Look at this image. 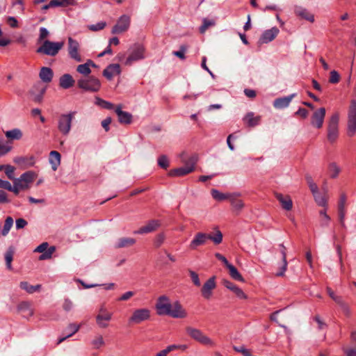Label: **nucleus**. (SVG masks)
Returning <instances> with one entry per match:
<instances>
[{
    "label": "nucleus",
    "instance_id": "nucleus-13",
    "mask_svg": "<svg viewBox=\"0 0 356 356\" xmlns=\"http://www.w3.org/2000/svg\"><path fill=\"white\" fill-rule=\"evenodd\" d=\"M47 88L42 83H37L29 91L30 99L35 103L40 104L43 100Z\"/></svg>",
    "mask_w": 356,
    "mask_h": 356
},
{
    "label": "nucleus",
    "instance_id": "nucleus-36",
    "mask_svg": "<svg viewBox=\"0 0 356 356\" xmlns=\"http://www.w3.org/2000/svg\"><path fill=\"white\" fill-rule=\"evenodd\" d=\"M286 247L283 244L280 245V251L282 255V261H283V265L281 268V270L278 273H277V276H283L286 268H287V261H286Z\"/></svg>",
    "mask_w": 356,
    "mask_h": 356
},
{
    "label": "nucleus",
    "instance_id": "nucleus-14",
    "mask_svg": "<svg viewBox=\"0 0 356 356\" xmlns=\"http://www.w3.org/2000/svg\"><path fill=\"white\" fill-rule=\"evenodd\" d=\"M56 251L55 246L49 247V243L47 242H43L40 245H38L35 250V252H40L42 253L39 257V260H46L51 258L53 253Z\"/></svg>",
    "mask_w": 356,
    "mask_h": 356
},
{
    "label": "nucleus",
    "instance_id": "nucleus-49",
    "mask_svg": "<svg viewBox=\"0 0 356 356\" xmlns=\"http://www.w3.org/2000/svg\"><path fill=\"white\" fill-rule=\"evenodd\" d=\"M216 24V22L213 19H209L204 18L202 19V24L200 27V32L204 33L209 27L213 26Z\"/></svg>",
    "mask_w": 356,
    "mask_h": 356
},
{
    "label": "nucleus",
    "instance_id": "nucleus-28",
    "mask_svg": "<svg viewBox=\"0 0 356 356\" xmlns=\"http://www.w3.org/2000/svg\"><path fill=\"white\" fill-rule=\"evenodd\" d=\"M54 72L50 67H42L40 69L39 76L40 79L44 83H50L52 80Z\"/></svg>",
    "mask_w": 356,
    "mask_h": 356
},
{
    "label": "nucleus",
    "instance_id": "nucleus-40",
    "mask_svg": "<svg viewBox=\"0 0 356 356\" xmlns=\"http://www.w3.org/2000/svg\"><path fill=\"white\" fill-rule=\"evenodd\" d=\"M15 254V249L13 247H9L8 250L5 253V261L6 264L7 268L8 270H12V261L13 260V256Z\"/></svg>",
    "mask_w": 356,
    "mask_h": 356
},
{
    "label": "nucleus",
    "instance_id": "nucleus-16",
    "mask_svg": "<svg viewBox=\"0 0 356 356\" xmlns=\"http://www.w3.org/2000/svg\"><path fill=\"white\" fill-rule=\"evenodd\" d=\"M326 110L325 108L321 107L316 109L311 117L312 126L321 129L323 127L324 119L325 117Z\"/></svg>",
    "mask_w": 356,
    "mask_h": 356
},
{
    "label": "nucleus",
    "instance_id": "nucleus-3",
    "mask_svg": "<svg viewBox=\"0 0 356 356\" xmlns=\"http://www.w3.org/2000/svg\"><path fill=\"white\" fill-rule=\"evenodd\" d=\"M64 42H52L46 40L43 42L42 44L39 47L36 51L39 54L44 55L55 56L58 54L59 51L63 47Z\"/></svg>",
    "mask_w": 356,
    "mask_h": 356
},
{
    "label": "nucleus",
    "instance_id": "nucleus-9",
    "mask_svg": "<svg viewBox=\"0 0 356 356\" xmlns=\"http://www.w3.org/2000/svg\"><path fill=\"white\" fill-rule=\"evenodd\" d=\"M150 310L147 308H140L134 310L129 318V323L138 325L150 318Z\"/></svg>",
    "mask_w": 356,
    "mask_h": 356
},
{
    "label": "nucleus",
    "instance_id": "nucleus-47",
    "mask_svg": "<svg viewBox=\"0 0 356 356\" xmlns=\"http://www.w3.org/2000/svg\"><path fill=\"white\" fill-rule=\"evenodd\" d=\"M318 205L325 207L327 205V199L325 195L321 194L318 191L312 193Z\"/></svg>",
    "mask_w": 356,
    "mask_h": 356
},
{
    "label": "nucleus",
    "instance_id": "nucleus-11",
    "mask_svg": "<svg viewBox=\"0 0 356 356\" xmlns=\"http://www.w3.org/2000/svg\"><path fill=\"white\" fill-rule=\"evenodd\" d=\"M37 177V174L33 171H27L21 175L19 178L14 179L13 184H16L22 190H27Z\"/></svg>",
    "mask_w": 356,
    "mask_h": 356
},
{
    "label": "nucleus",
    "instance_id": "nucleus-52",
    "mask_svg": "<svg viewBox=\"0 0 356 356\" xmlns=\"http://www.w3.org/2000/svg\"><path fill=\"white\" fill-rule=\"evenodd\" d=\"M95 100V104L102 106V108L106 109H112L113 107V105L111 102H106L99 97H96Z\"/></svg>",
    "mask_w": 356,
    "mask_h": 356
},
{
    "label": "nucleus",
    "instance_id": "nucleus-56",
    "mask_svg": "<svg viewBox=\"0 0 356 356\" xmlns=\"http://www.w3.org/2000/svg\"><path fill=\"white\" fill-rule=\"evenodd\" d=\"M188 273L190 275V277L191 278V280L193 282V283L197 286H200L201 283H200V280L199 279V276H198V274L192 270H188Z\"/></svg>",
    "mask_w": 356,
    "mask_h": 356
},
{
    "label": "nucleus",
    "instance_id": "nucleus-39",
    "mask_svg": "<svg viewBox=\"0 0 356 356\" xmlns=\"http://www.w3.org/2000/svg\"><path fill=\"white\" fill-rule=\"evenodd\" d=\"M341 172L340 167L335 163L331 162L328 165V172L330 178L336 179Z\"/></svg>",
    "mask_w": 356,
    "mask_h": 356
},
{
    "label": "nucleus",
    "instance_id": "nucleus-21",
    "mask_svg": "<svg viewBox=\"0 0 356 356\" xmlns=\"http://www.w3.org/2000/svg\"><path fill=\"white\" fill-rule=\"evenodd\" d=\"M223 285L230 291H232L233 293H235V295L240 299H247V296L245 293L241 289L238 287L236 285H235L234 283L231 282L228 280H223L222 282Z\"/></svg>",
    "mask_w": 356,
    "mask_h": 356
},
{
    "label": "nucleus",
    "instance_id": "nucleus-55",
    "mask_svg": "<svg viewBox=\"0 0 356 356\" xmlns=\"http://www.w3.org/2000/svg\"><path fill=\"white\" fill-rule=\"evenodd\" d=\"M14 172H15V168L10 165H5V173L8 178L10 180H13L14 181L15 178L14 177Z\"/></svg>",
    "mask_w": 356,
    "mask_h": 356
},
{
    "label": "nucleus",
    "instance_id": "nucleus-51",
    "mask_svg": "<svg viewBox=\"0 0 356 356\" xmlns=\"http://www.w3.org/2000/svg\"><path fill=\"white\" fill-rule=\"evenodd\" d=\"M76 70L79 73L83 74L85 76L90 74L91 72V70L89 66L88 65L87 63L78 65Z\"/></svg>",
    "mask_w": 356,
    "mask_h": 356
},
{
    "label": "nucleus",
    "instance_id": "nucleus-58",
    "mask_svg": "<svg viewBox=\"0 0 356 356\" xmlns=\"http://www.w3.org/2000/svg\"><path fill=\"white\" fill-rule=\"evenodd\" d=\"M339 80H340L339 74L335 70L331 71L330 79H329V82L331 83H339Z\"/></svg>",
    "mask_w": 356,
    "mask_h": 356
},
{
    "label": "nucleus",
    "instance_id": "nucleus-2",
    "mask_svg": "<svg viewBox=\"0 0 356 356\" xmlns=\"http://www.w3.org/2000/svg\"><path fill=\"white\" fill-rule=\"evenodd\" d=\"M186 332L192 339L203 346L209 348L216 346L215 341L200 329L188 326L186 327Z\"/></svg>",
    "mask_w": 356,
    "mask_h": 356
},
{
    "label": "nucleus",
    "instance_id": "nucleus-54",
    "mask_svg": "<svg viewBox=\"0 0 356 356\" xmlns=\"http://www.w3.org/2000/svg\"><path fill=\"white\" fill-rule=\"evenodd\" d=\"M106 23L105 22H99L95 24H91L88 26L89 30L92 31H98L105 28Z\"/></svg>",
    "mask_w": 356,
    "mask_h": 356
},
{
    "label": "nucleus",
    "instance_id": "nucleus-15",
    "mask_svg": "<svg viewBox=\"0 0 356 356\" xmlns=\"http://www.w3.org/2000/svg\"><path fill=\"white\" fill-rule=\"evenodd\" d=\"M80 45L78 41L72 38H68V54L70 57L76 62H81L82 58L79 53Z\"/></svg>",
    "mask_w": 356,
    "mask_h": 356
},
{
    "label": "nucleus",
    "instance_id": "nucleus-63",
    "mask_svg": "<svg viewBox=\"0 0 356 356\" xmlns=\"http://www.w3.org/2000/svg\"><path fill=\"white\" fill-rule=\"evenodd\" d=\"M314 321L318 323V328L319 330H323L326 327V324L323 321V320L320 318L319 316L316 315L314 318Z\"/></svg>",
    "mask_w": 356,
    "mask_h": 356
},
{
    "label": "nucleus",
    "instance_id": "nucleus-61",
    "mask_svg": "<svg viewBox=\"0 0 356 356\" xmlns=\"http://www.w3.org/2000/svg\"><path fill=\"white\" fill-rule=\"evenodd\" d=\"M135 295V292L129 291L123 293L119 298V301H127Z\"/></svg>",
    "mask_w": 356,
    "mask_h": 356
},
{
    "label": "nucleus",
    "instance_id": "nucleus-5",
    "mask_svg": "<svg viewBox=\"0 0 356 356\" xmlns=\"http://www.w3.org/2000/svg\"><path fill=\"white\" fill-rule=\"evenodd\" d=\"M197 162V157L195 156H191L186 161L184 166L175 169H172L169 172V175L172 177L184 176L193 172L195 168V165Z\"/></svg>",
    "mask_w": 356,
    "mask_h": 356
},
{
    "label": "nucleus",
    "instance_id": "nucleus-42",
    "mask_svg": "<svg viewBox=\"0 0 356 356\" xmlns=\"http://www.w3.org/2000/svg\"><path fill=\"white\" fill-rule=\"evenodd\" d=\"M13 149V146L10 141H4L0 140V156H5L9 153Z\"/></svg>",
    "mask_w": 356,
    "mask_h": 356
},
{
    "label": "nucleus",
    "instance_id": "nucleus-34",
    "mask_svg": "<svg viewBox=\"0 0 356 356\" xmlns=\"http://www.w3.org/2000/svg\"><path fill=\"white\" fill-rule=\"evenodd\" d=\"M296 13L298 16L302 19H305L310 22H314V16L307 9L302 8H298L296 10Z\"/></svg>",
    "mask_w": 356,
    "mask_h": 356
},
{
    "label": "nucleus",
    "instance_id": "nucleus-29",
    "mask_svg": "<svg viewBox=\"0 0 356 356\" xmlns=\"http://www.w3.org/2000/svg\"><path fill=\"white\" fill-rule=\"evenodd\" d=\"M60 154L57 151H51L49 154V161L54 171L58 169L60 163Z\"/></svg>",
    "mask_w": 356,
    "mask_h": 356
},
{
    "label": "nucleus",
    "instance_id": "nucleus-27",
    "mask_svg": "<svg viewBox=\"0 0 356 356\" xmlns=\"http://www.w3.org/2000/svg\"><path fill=\"white\" fill-rule=\"evenodd\" d=\"M346 195L344 193H342L340 195V198L338 202V217L340 221L343 222L344 220L345 214H346Z\"/></svg>",
    "mask_w": 356,
    "mask_h": 356
},
{
    "label": "nucleus",
    "instance_id": "nucleus-18",
    "mask_svg": "<svg viewBox=\"0 0 356 356\" xmlns=\"http://www.w3.org/2000/svg\"><path fill=\"white\" fill-rule=\"evenodd\" d=\"M216 277H210L202 286L201 289L202 296L209 300L212 296V291L216 288Z\"/></svg>",
    "mask_w": 356,
    "mask_h": 356
},
{
    "label": "nucleus",
    "instance_id": "nucleus-41",
    "mask_svg": "<svg viewBox=\"0 0 356 356\" xmlns=\"http://www.w3.org/2000/svg\"><path fill=\"white\" fill-rule=\"evenodd\" d=\"M213 198L217 201H223L229 200L232 193H222L216 189H212L211 191Z\"/></svg>",
    "mask_w": 356,
    "mask_h": 356
},
{
    "label": "nucleus",
    "instance_id": "nucleus-30",
    "mask_svg": "<svg viewBox=\"0 0 356 356\" xmlns=\"http://www.w3.org/2000/svg\"><path fill=\"white\" fill-rule=\"evenodd\" d=\"M232 197H229V200L235 210H241L244 207V203L242 200L239 199V193H232Z\"/></svg>",
    "mask_w": 356,
    "mask_h": 356
},
{
    "label": "nucleus",
    "instance_id": "nucleus-57",
    "mask_svg": "<svg viewBox=\"0 0 356 356\" xmlns=\"http://www.w3.org/2000/svg\"><path fill=\"white\" fill-rule=\"evenodd\" d=\"M333 300L339 305L344 311H348V307L347 304L343 301V298L340 296H337Z\"/></svg>",
    "mask_w": 356,
    "mask_h": 356
},
{
    "label": "nucleus",
    "instance_id": "nucleus-19",
    "mask_svg": "<svg viewBox=\"0 0 356 356\" xmlns=\"http://www.w3.org/2000/svg\"><path fill=\"white\" fill-rule=\"evenodd\" d=\"M296 94L293 93L289 96L277 98L273 102V106L277 109L284 108L289 106L293 98L296 97Z\"/></svg>",
    "mask_w": 356,
    "mask_h": 356
},
{
    "label": "nucleus",
    "instance_id": "nucleus-62",
    "mask_svg": "<svg viewBox=\"0 0 356 356\" xmlns=\"http://www.w3.org/2000/svg\"><path fill=\"white\" fill-rule=\"evenodd\" d=\"M49 33L46 28L41 27L40 29V35H39L38 40L40 41L44 40L49 35Z\"/></svg>",
    "mask_w": 356,
    "mask_h": 356
},
{
    "label": "nucleus",
    "instance_id": "nucleus-10",
    "mask_svg": "<svg viewBox=\"0 0 356 356\" xmlns=\"http://www.w3.org/2000/svg\"><path fill=\"white\" fill-rule=\"evenodd\" d=\"M339 136V115L333 114L329 120L327 125V140L330 143L336 141Z\"/></svg>",
    "mask_w": 356,
    "mask_h": 356
},
{
    "label": "nucleus",
    "instance_id": "nucleus-4",
    "mask_svg": "<svg viewBox=\"0 0 356 356\" xmlns=\"http://www.w3.org/2000/svg\"><path fill=\"white\" fill-rule=\"evenodd\" d=\"M76 111L61 114L58 120V129L64 136H67L71 131L72 122L76 115Z\"/></svg>",
    "mask_w": 356,
    "mask_h": 356
},
{
    "label": "nucleus",
    "instance_id": "nucleus-60",
    "mask_svg": "<svg viewBox=\"0 0 356 356\" xmlns=\"http://www.w3.org/2000/svg\"><path fill=\"white\" fill-rule=\"evenodd\" d=\"M165 240V236L163 234H158L154 239V244L156 248H159L162 245Z\"/></svg>",
    "mask_w": 356,
    "mask_h": 356
},
{
    "label": "nucleus",
    "instance_id": "nucleus-20",
    "mask_svg": "<svg viewBox=\"0 0 356 356\" xmlns=\"http://www.w3.org/2000/svg\"><path fill=\"white\" fill-rule=\"evenodd\" d=\"M115 112L118 117L120 123L125 124H129L131 123L132 115L129 112L122 111L120 106L116 107Z\"/></svg>",
    "mask_w": 356,
    "mask_h": 356
},
{
    "label": "nucleus",
    "instance_id": "nucleus-23",
    "mask_svg": "<svg viewBox=\"0 0 356 356\" xmlns=\"http://www.w3.org/2000/svg\"><path fill=\"white\" fill-rule=\"evenodd\" d=\"M279 33V29L276 27H273L270 29L265 31L261 37L260 41L262 43H268L273 40Z\"/></svg>",
    "mask_w": 356,
    "mask_h": 356
},
{
    "label": "nucleus",
    "instance_id": "nucleus-12",
    "mask_svg": "<svg viewBox=\"0 0 356 356\" xmlns=\"http://www.w3.org/2000/svg\"><path fill=\"white\" fill-rule=\"evenodd\" d=\"M113 314L108 311L104 304H102L99 309L96 316V323L100 328H106L108 326V322L112 319Z\"/></svg>",
    "mask_w": 356,
    "mask_h": 356
},
{
    "label": "nucleus",
    "instance_id": "nucleus-33",
    "mask_svg": "<svg viewBox=\"0 0 356 356\" xmlns=\"http://www.w3.org/2000/svg\"><path fill=\"white\" fill-rule=\"evenodd\" d=\"M18 311L23 313L26 316H31L33 314V310L31 305L29 302H22L17 307Z\"/></svg>",
    "mask_w": 356,
    "mask_h": 356
},
{
    "label": "nucleus",
    "instance_id": "nucleus-44",
    "mask_svg": "<svg viewBox=\"0 0 356 356\" xmlns=\"http://www.w3.org/2000/svg\"><path fill=\"white\" fill-rule=\"evenodd\" d=\"M227 269L229 270V275L232 277V279L244 282L245 280L243 277H242V275L240 274V273L238 271L235 266L231 264L227 267Z\"/></svg>",
    "mask_w": 356,
    "mask_h": 356
},
{
    "label": "nucleus",
    "instance_id": "nucleus-26",
    "mask_svg": "<svg viewBox=\"0 0 356 356\" xmlns=\"http://www.w3.org/2000/svg\"><path fill=\"white\" fill-rule=\"evenodd\" d=\"M343 350L346 356H356V334L352 332L350 335V346L343 348Z\"/></svg>",
    "mask_w": 356,
    "mask_h": 356
},
{
    "label": "nucleus",
    "instance_id": "nucleus-37",
    "mask_svg": "<svg viewBox=\"0 0 356 356\" xmlns=\"http://www.w3.org/2000/svg\"><path fill=\"white\" fill-rule=\"evenodd\" d=\"M136 240L132 238H120L115 243L116 248L129 247L135 244Z\"/></svg>",
    "mask_w": 356,
    "mask_h": 356
},
{
    "label": "nucleus",
    "instance_id": "nucleus-53",
    "mask_svg": "<svg viewBox=\"0 0 356 356\" xmlns=\"http://www.w3.org/2000/svg\"><path fill=\"white\" fill-rule=\"evenodd\" d=\"M158 165L163 168L167 169L169 166V160L165 155H161L158 158Z\"/></svg>",
    "mask_w": 356,
    "mask_h": 356
},
{
    "label": "nucleus",
    "instance_id": "nucleus-64",
    "mask_svg": "<svg viewBox=\"0 0 356 356\" xmlns=\"http://www.w3.org/2000/svg\"><path fill=\"white\" fill-rule=\"evenodd\" d=\"M234 350L238 353H242L243 356H248V355H249L250 353V351L248 349H246L244 346H234Z\"/></svg>",
    "mask_w": 356,
    "mask_h": 356
},
{
    "label": "nucleus",
    "instance_id": "nucleus-6",
    "mask_svg": "<svg viewBox=\"0 0 356 356\" xmlns=\"http://www.w3.org/2000/svg\"><path fill=\"white\" fill-rule=\"evenodd\" d=\"M78 86L86 91L97 92L100 89L101 83L95 76L82 78L77 81Z\"/></svg>",
    "mask_w": 356,
    "mask_h": 356
},
{
    "label": "nucleus",
    "instance_id": "nucleus-8",
    "mask_svg": "<svg viewBox=\"0 0 356 356\" xmlns=\"http://www.w3.org/2000/svg\"><path fill=\"white\" fill-rule=\"evenodd\" d=\"M356 132V100L352 99L348 111L347 134L353 136Z\"/></svg>",
    "mask_w": 356,
    "mask_h": 356
},
{
    "label": "nucleus",
    "instance_id": "nucleus-38",
    "mask_svg": "<svg viewBox=\"0 0 356 356\" xmlns=\"http://www.w3.org/2000/svg\"><path fill=\"white\" fill-rule=\"evenodd\" d=\"M158 228V224H147L139 229L134 232V234H145L154 232Z\"/></svg>",
    "mask_w": 356,
    "mask_h": 356
},
{
    "label": "nucleus",
    "instance_id": "nucleus-59",
    "mask_svg": "<svg viewBox=\"0 0 356 356\" xmlns=\"http://www.w3.org/2000/svg\"><path fill=\"white\" fill-rule=\"evenodd\" d=\"M186 51V47L184 46V45H181L180 47V50L179 51H173V54L179 58L181 60H184L185 59V52Z\"/></svg>",
    "mask_w": 356,
    "mask_h": 356
},
{
    "label": "nucleus",
    "instance_id": "nucleus-31",
    "mask_svg": "<svg viewBox=\"0 0 356 356\" xmlns=\"http://www.w3.org/2000/svg\"><path fill=\"white\" fill-rule=\"evenodd\" d=\"M74 83V80L69 74H65L60 76L59 80L60 86L63 88L67 89L72 87Z\"/></svg>",
    "mask_w": 356,
    "mask_h": 356
},
{
    "label": "nucleus",
    "instance_id": "nucleus-24",
    "mask_svg": "<svg viewBox=\"0 0 356 356\" xmlns=\"http://www.w3.org/2000/svg\"><path fill=\"white\" fill-rule=\"evenodd\" d=\"M275 197L279 201L282 209L289 211L292 209L293 202L289 195H284L281 193H275Z\"/></svg>",
    "mask_w": 356,
    "mask_h": 356
},
{
    "label": "nucleus",
    "instance_id": "nucleus-7",
    "mask_svg": "<svg viewBox=\"0 0 356 356\" xmlns=\"http://www.w3.org/2000/svg\"><path fill=\"white\" fill-rule=\"evenodd\" d=\"M129 55L124 64L131 65L134 62L142 60L145 58V47L140 44H134L129 49Z\"/></svg>",
    "mask_w": 356,
    "mask_h": 356
},
{
    "label": "nucleus",
    "instance_id": "nucleus-25",
    "mask_svg": "<svg viewBox=\"0 0 356 356\" xmlns=\"http://www.w3.org/2000/svg\"><path fill=\"white\" fill-rule=\"evenodd\" d=\"M207 239L208 236L206 234L199 232L191 242L189 248L191 250H195L198 246L204 245Z\"/></svg>",
    "mask_w": 356,
    "mask_h": 356
},
{
    "label": "nucleus",
    "instance_id": "nucleus-1",
    "mask_svg": "<svg viewBox=\"0 0 356 356\" xmlns=\"http://www.w3.org/2000/svg\"><path fill=\"white\" fill-rule=\"evenodd\" d=\"M156 309L157 314L160 316L168 315L175 318H184L188 315L179 302L171 303L169 298L165 296L159 298Z\"/></svg>",
    "mask_w": 356,
    "mask_h": 356
},
{
    "label": "nucleus",
    "instance_id": "nucleus-32",
    "mask_svg": "<svg viewBox=\"0 0 356 356\" xmlns=\"http://www.w3.org/2000/svg\"><path fill=\"white\" fill-rule=\"evenodd\" d=\"M260 116H254L252 112H250L247 113V115L243 118V122L248 124L249 127H254L259 124L260 122Z\"/></svg>",
    "mask_w": 356,
    "mask_h": 356
},
{
    "label": "nucleus",
    "instance_id": "nucleus-35",
    "mask_svg": "<svg viewBox=\"0 0 356 356\" xmlns=\"http://www.w3.org/2000/svg\"><path fill=\"white\" fill-rule=\"evenodd\" d=\"M79 328L80 325L76 323L70 324L65 330V332L67 333V334L65 337L60 338L58 340V343L64 341L67 338L72 337L74 334L79 331Z\"/></svg>",
    "mask_w": 356,
    "mask_h": 356
},
{
    "label": "nucleus",
    "instance_id": "nucleus-45",
    "mask_svg": "<svg viewBox=\"0 0 356 356\" xmlns=\"http://www.w3.org/2000/svg\"><path fill=\"white\" fill-rule=\"evenodd\" d=\"M19 286L22 289L25 290L29 293H33L35 291H39L41 287L40 284L33 286L29 284L27 282H20Z\"/></svg>",
    "mask_w": 356,
    "mask_h": 356
},
{
    "label": "nucleus",
    "instance_id": "nucleus-46",
    "mask_svg": "<svg viewBox=\"0 0 356 356\" xmlns=\"http://www.w3.org/2000/svg\"><path fill=\"white\" fill-rule=\"evenodd\" d=\"M208 239L211 240L215 244H220L222 241V234L220 230H216L213 233L207 234Z\"/></svg>",
    "mask_w": 356,
    "mask_h": 356
},
{
    "label": "nucleus",
    "instance_id": "nucleus-43",
    "mask_svg": "<svg viewBox=\"0 0 356 356\" xmlns=\"http://www.w3.org/2000/svg\"><path fill=\"white\" fill-rule=\"evenodd\" d=\"M5 135L10 140H19L22 137V132L19 129H13L6 131Z\"/></svg>",
    "mask_w": 356,
    "mask_h": 356
},
{
    "label": "nucleus",
    "instance_id": "nucleus-22",
    "mask_svg": "<svg viewBox=\"0 0 356 356\" xmlns=\"http://www.w3.org/2000/svg\"><path fill=\"white\" fill-rule=\"evenodd\" d=\"M120 72L121 70L119 64H110L103 71V75L108 80H111L115 75L120 74Z\"/></svg>",
    "mask_w": 356,
    "mask_h": 356
},
{
    "label": "nucleus",
    "instance_id": "nucleus-48",
    "mask_svg": "<svg viewBox=\"0 0 356 356\" xmlns=\"http://www.w3.org/2000/svg\"><path fill=\"white\" fill-rule=\"evenodd\" d=\"M104 344L105 342L104 338L100 334L95 336L94 339L91 341V345L95 349H99L102 346H104Z\"/></svg>",
    "mask_w": 356,
    "mask_h": 356
},
{
    "label": "nucleus",
    "instance_id": "nucleus-50",
    "mask_svg": "<svg viewBox=\"0 0 356 356\" xmlns=\"http://www.w3.org/2000/svg\"><path fill=\"white\" fill-rule=\"evenodd\" d=\"M305 179L307 181V183L309 186V188L311 191V192L313 193H316L317 191H318V188L317 186V185L314 183V181H313V179L312 177V176L310 175H305Z\"/></svg>",
    "mask_w": 356,
    "mask_h": 356
},
{
    "label": "nucleus",
    "instance_id": "nucleus-17",
    "mask_svg": "<svg viewBox=\"0 0 356 356\" xmlns=\"http://www.w3.org/2000/svg\"><path fill=\"white\" fill-rule=\"evenodd\" d=\"M130 26V17L127 15H122L118 20L117 24L113 27L111 33L118 34L126 31Z\"/></svg>",
    "mask_w": 356,
    "mask_h": 356
}]
</instances>
